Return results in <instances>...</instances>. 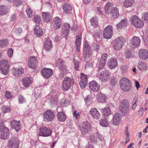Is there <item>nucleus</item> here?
Returning a JSON list of instances; mask_svg holds the SVG:
<instances>
[{
	"label": "nucleus",
	"instance_id": "1",
	"mask_svg": "<svg viewBox=\"0 0 148 148\" xmlns=\"http://www.w3.org/2000/svg\"><path fill=\"white\" fill-rule=\"evenodd\" d=\"M130 105L127 100L123 99L121 100L119 105L118 110L122 114L125 115L129 112Z\"/></svg>",
	"mask_w": 148,
	"mask_h": 148
},
{
	"label": "nucleus",
	"instance_id": "2",
	"mask_svg": "<svg viewBox=\"0 0 148 148\" xmlns=\"http://www.w3.org/2000/svg\"><path fill=\"white\" fill-rule=\"evenodd\" d=\"M120 86L121 89L125 92L129 91L132 88L131 82L126 78H123L121 79Z\"/></svg>",
	"mask_w": 148,
	"mask_h": 148
},
{
	"label": "nucleus",
	"instance_id": "3",
	"mask_svg": "<svg viewBox=\"0 0 148 148\" xmlns=\"http://www.w3.org/2000/svg\"><path fill=\"white\" fill-rule=\"evenodd\" d=\"M125 41V39L123 37H118L114 41L113 47L115 50H119L122 48Z\"/></svg>",
	"mask_w": 148,
	"mask_h": 148
},
{
	"label": "nucleus",
	"instance_id": "4",
	"mask_svg": "<svg viewBox=\"0 0 148 148\" xmlns=\"http://www.w3.org/2000/svg\"><path fill=\"white\" fill-rule=\"evenodd\" d=\"M98 77L101 82L106 83L110 79V73L107 70L103 71L100 73Z\"/></svg>",
	"mask_w": 148,
	"mask_h": 148
},
{
	"label": "nucleus",
	"instance_id": "5",
	"mask_svg": "<svg viewBox=\"0 0 148 148\" xmlns=\"http://www.w3.org/2000/svg\"><path fill=\"white\" fill-rule=\"evenodd\" d=\"M9 64L8 62L5 60L0 62V70L4 75H6L9 71Z\"/></svg>",
	"mask_w": 148,
	"mask_h": 148
},
{
	"label": "nucleus",
	"instance_id": "6",
	"mask_svg": "<svg viewBox=\"0 0 148 148\" xmlns=\"http://www.w3.org/2000/svg\"><path fill=\"white\" fill-rule=\"evenodd\" d=\"M74 82L73 80L69 77H65L62 84V89L64 91L68 90L70 88L71 85Z\"/></svg>",
	"mask_w": 148,
	"mask_h": 148
},
{
	"label": "nucleus",
	"instance_id": "7",
	"mask_svg": "<svg viewBox=\"0 0 148 148\" xmlns=\"http://www.w3.org/2000/svg\"><path fill=\"white\" fill-rule=\"evenodd\" d=\"M131 22L134 26L138 28L142 27L144 25L143 21L136 15L131 17Z\"/></svg>",
	"mask_w": 148,
	"mask_h": 148
},
{
	"label": "nucleus",
	"instance_id": "8",
	"mask_svg": "<svg viewBox=\"0 0 148 148\" xmlns=\"http://www.w3.org/2000/svg\"><path fill=\"white\" fill-rule=\"evenodd\" d=\"M43 118L44 121L49 122L52 121L55 117L53 112L49 110H47L43 113Z\"/></svg>",
	"mask_w": 148,
	"mask_h": 148
},
{
	"label": "nucleus",
	"instance_id": "9",
	"mask_svg": "<svg viewBox=\"0 0 148 148\" xmlns=\"http://www.w3.org/2000/svg\"><path fill=\"white\" fill-rule=\"evenodd\" d=\"M91 126L87 121L84 122L82 123L80 127V130L83 135L87 134L91 130Z\"/></svg>",
	"mask_w": 148,
	"mask_h": 148
},
{
	"label": "nucleus",
	"instance_id": "10",
	"mask_svg": "<svg viewBox=\"0 0 148 148\" xmlns=\"http://www.w3.org/2000/svg\"><path fill=\"white\" fill-rule=\"evenodd\" d=\"M19 143L17 137H11L8 140V148H18Z\"/></svg>",
	"mask_w": 148,
	"mask_h": 148
},
{
	"label": "nucleus",
	"instance_id": "11",
	"mask_svg": "<svg viewBox=\"0 0 148 148\" xmlns=\"http://www.w3.org/2000/svg\"><path fill=\"white\" fill-rule=\"evenodd\" d=\"M39 135L40 136L47 137L50 136L52 133V130L49 128L43 127L39 129Z\"/></svg>",
	"mask_w": 148,
	"mask_h": 148
},
{
	"label": "nucleus",
	"instance_id": "12",
	"mask_svg": "<svg viewBox=\"0 0 148 148\" xmlns=\"http://www.w3.org/2000/svg\"><path fill=\"white\" fill-rule=\"evenodd\" d=\"M113 34V29L110 25L107 26L104 29L103 37L106 39L110 38Z\"/></svg>",
	"mask_w": 148,
	"mask_h": 148
},
{
	"label": "nucleus",
	"instance_id": "13",
	"mask_svg": "<svg viewBox=\"0 0 148 148\" xmlns=\"http://www.w3.org/2000/svg\"><path fill=\"white\" fill-rule=\"evenodd\" d=\"M140 43V39L137 36H134L130 40V45L132 48H136L139 47Z\"/></svg>",
	"mask_w": 148,
	"mask_h": 148
},
{
	"label": "nucleus",
	"instance_id": "14",
	"mask_svg": "<svg viewBox=\"0 0 148 148\" xmlns=\"http://www.w3.org/2000/svg\"><path fill=\"white\" fill-rule=\"evenodd\" d=\"M84 56L85 59L90 58L91 55L92 51L90 47L87 43L84 45Z\"/></svg>",
	"mask_w": 148,
	"mask_h": 148
},
{
	"label": "nucleus",
	"instance_id": "15",
	"mask_svg": "<svg viewBox=\"0 0 148 148\" xmlns=\"http://www.w3.org/2000/svg\"><path fill=\"white\" fill-rule=\"evenodd\" d=\"M138 55L141 60H146L148 58V50L144 49H140L138 51Z\"/></svg>",
	"mask_w": 148,
	"mask_h": 148
},
{
	"label": "nucleus",
	"instance_id": "16",
	"mask_svg": "<svg viewBox=\"0 0 148 148\" xmlns=\"http://www.w3.org/2000/svg\"><path fill=\"white\" fill-rule=\"evenodd\" d=\"M89 84L90 88L93 92H97L100 88L99 84L95 81H92Z\"/></svg>",
	"mask_w": 148,
	"mask_h": 148
},
{
	"label": "nucleus",
	"instance_id": "17",
	"mask_svg": "<svg viewBox=\"0 0 148 148\" xmlns=\"http://www.w3.org/2000/svg\"><path fill=\"white\" fill-rule=\"evenodd\" d=\"M41 73L43 77L45 79L49 78L53 74L52 70L49 68H44L41 71Z\"/></svg>",
	"mask_w": 148,
	"mask_h": 148
},
{
	"label": "nucleus",
	"instance_id": "18",
	"mask_svg": "<svg viewBox=\"0 0 148 148\" xmlns=\"http://www.w3.org/2000/svg\"><path fill=\"white\" fill-rule=\"evenodd\" d=\"M38 63V60L36 57H31L28 62V67L30 68L34 69L35 68Z\"/></svg>",
	"mask_w": 148,
	"mask_h": 148
},
{
	"label": "nucleus",
	"instance_id": "19",
	"mask_svg": "<svg viewBox=\"0 0 148 148\" xmlns=\"http://www.w3.org/2000/svg\"><path fill=\"white\" fill-rule=\"evenodd\" d=\"M87 77L83 73H81L80 78L81 81L80 82V86L82 88H85L87 84Z\"/></svg>",
	"mask_w": 148,
	"mask_h": 148
},
{
	"label": "nucleus",
	"instance_id": "20",
	"mask_svg": "<svg viewBox=\"0 0 148 148\" xmlns=\"http://www.w3.org/2000/svg\"><path fill=\"white\" fill-rule=\"evenodd\" d=\"M52 26L55 29H59L61 25V21L60 19L58 17H56L53 18L52 22Z\"/></svg>",
	"mask_w": 148,
	"mask_h": 148
},
{
	"label": "nucleus",
	"instance_id": "21",
	"mask_svg": "<svg viewBox=\"0 0 148 148\" xmlns=\"http://www.w3.org/2000/svg\"><path fill=\"white\" fill-rule=\"evenodd\" d=\"M108 65L110 69H113L118 66L117 60L114 58L110 59L108 62Z\"/></svg>",
	"mask_w": 148,
	"mask_h": 148
},
{
	"label": "nucleus",
	"instance_id": "22",
	"mask_svg": "<svg viewBox=\"0 0 148 148\" xmlns=\"http://www.w3.org/2000/svg\"><path fill=\"white\" fill-rule=\"evenodd\" d=\"M112 123L115 125H119L121 121V115L118 113L115 114L113 116L112 120Z\"/></svg>",
	"mask_w": 148,
	"mask_h": 148
},
{
	"label": "nucleus",
	"instance_id": "23",
	"mask_svg": "<svg viewBox=\"0 0 148 148\" xmlns=\"http://www.w3.org/2000/svg\"><path fill=\"white\" fill-rule=\"evenodd\" d=\"M13 74L14 76L19 77L24 73L23 69L18 67L14 68L12 69Z\"/></svg>",
	"mask_w": 148,
	"mask_h": 148
},
{
	"label": "nucleus",
	"instance_id": "24",
	"mask_svg": "<svg viewBox=\"0 0 148 148\" xmlns=\"http://www.w3.org/2000/svg\"><path fill=\"white\" fill-rule=\"evenodd\" d=\"M63 29L62 31V36L66 38L69 33V29H70V25L69 24L65 23L64 24L63 26ZM66 39V38H65Z\"/></svg>",
	"mask_w": 148,
	"mask_h": 148
},
{
	"label": "nucleus",
	"instance_id": "25",
	"mask_svg": "<svg viewBox=\"0 0 148 148\" xmlns=\"http://www.w3.org/2000/svg\"><path fill=\"white\" fill-rule=\"evenodd\" d=\"M11 125L12 127L14 128L16 132H18L20 130L21 125L19 121L13 120L11 122Z\"/></svg>",
	"mask_w": 148,
	"mask_h": 148
},
{
	"label": "nucleus",
	"instance_id": "26",
	"mask_svg": "<svg viewBox=\"0 0 148 148\" xmlns=\"http://www.w3.org/2000/svg\"><path fill=\"white\" fill-rule=\"evenodd\" d=\"M89 113L92 117L96 119H99L100 116V114L98 110L95 108H91L90 111Z\"/></svg>",
	"mask_w": 148,
	"mask_h": 148
},
{
	"label": "nucleus",
	"instance_id": "27",
	"mask_svg": "<svg viewBox=\"0 0 148 148\" xmlns=\"http://www.w3.org/2000/svg\"><path fill=\"white\" fill-rule=\"evenodd\" d=\"M42 18L44 21L48 23L50 22L51 18L50 13L49 12H42Z\"/></svg>",
	"mask_w": 148,
	"mask_h": 148
},
{
	"label": "nucleus",
	"instance_id": "28",
	"mask_svg": "<svg viewBox=\"0 0 148 148\" xmlns=\"http://www.w3.org/2000/svg\"><path fill=\"white\" fill-rule=\"evenodd\" d=\"M97 99L99 102L104 103L107 99V97L105 94H103L101 92H99L97 95Z\"/></svg>",
	"mask_w": 148,
	"mask_h": 148
},
{
	"label": "nucleus",
	"instance_id": "29",
	"mask_svg": "<svg viewBox=\"0 0 148 148\" xmlns=\"http://www.w3.org/2000/svg\"><path fill=\"white\" fill-rule=\"evenodd\" d=\"M128 24V21L125 18H124L121 20L117 25L118 29L121 28H125Z\"/></svg>",
	"mask_w": 148,
	"mask_h": 148
},
{
	"label": "nucleus",
	"instance_id": "30",
	"mask_svg": "<svg viewBox=\"0 0 148 148\" xmlns=\"http://www.w3.org/2000/svg\"><path fill=\"white\" fill-rule=\"evenodd\" d=\"M63 12L65 14L70 13L72 11V7L68 3H65L63 5Z\"/></svg>",
	"mask_w": 148,
	"mask_h": 148
},
{
	"label": "nucleus",
	"instance_id": "31",
	"mask_svg": "<svg viewBox=\"0 0 148 148\" xmlns=\"http://www.w3.org/2000/svg\"><path fill=\"white\" fill-rule=\"evenodd\" d=\"M0 135V137L1 138L5 139L9 136V130L8 128H5L4 130L2 131Z\"/></svg>",
	"mask_w": 148,
	"mask_h": 148
},
{
	"label": "nucleus",
	"instance_id": "32",
	"mask_svg": "<svg viewBox=\"0 0 148 148\" xmlns=\"http://www.w3.org/2000/svg\"><path fill=\"white\" fill-rule=\"evenodd\" d=\"M113 4L110 2H108L104 6V9L106 12L108 14H110L111 11L113 9Z\"/></svg>",
	"mask_w": 148,
	"mask_h": 148
},
{
	"label": "nucleus",
	"instance_id": "33",
	"mask_svg": "<svg viewBox=\"0 0 148 148\" xmlns=\"http://www.w3.org/2000/svg\"><path fill=\"white\" fill-rule=\"evenodd\" d=\"M138 69L141 71H143L147 70L148 68L147 64L143 62H139L138 64Z\"/></svg>",
	"mask_w": 148,
	"mask_h": 148
},
{
	"label": "nucleus",
	"instance_id": "34",
	"mask_svg": "<svg viewBox=\"0 0 148 148\" xmlns=\"http://www.w3.org/2000/svg\"><path fill=\"white\" fill-rule=\"evenodd\" d=\"M31 80L30 79L27 77H25L22 80L23 85L26 88H28L31 84Z\"/></svg>",
	"mask_w": 148,
	"mask_h": 148
},
{
	"label": "nucleus",
	"instance_id": "35",
	"mask_svg": "<svg viewBox=\"0 0 148 148\" xmlns=\"http://www.w3.org/2000/svg\"><path fill=\"white\" fill-rule=\"evenodd\" d=\"M134 2V0H125L123 3V4L124 7L128 8L132 7Z\"/></svg>",
	"mask_w": 148,
	"mask_h": 148
},
{
	"label": "nucleus",
	"instance_id": "36",
	"mask_svg": "<svg viewBox=\"0 0 148 148\" xmlns=\"http://www.w3.org/2000/svg\"><path fill=\"white\" fill-rule=\"evenodd\" d=\"M34 33L36 36H40L42 35L43 31L41 29L38 25H36L34 29Z\"/></svg>",
	"mask_w": 148,
	"mask_h": 148
},
{
	"label": "nucleus",
	"instance_id": "37",
	"mask_svg": "<svg viewBox=\"0 0 148 148\" xmlns=\"http://www.w3.org/2000/svg\"><path fill=\"white\" fill-rule=\"evenodd\" d=\"M52 47V45L51 41L48 39H46L44 43V49L46 51H48Z\"/></svg>",
	"mask_w": 148,
	"mask_h": 148
},
{
	"label": "nucleus",
	"instance_id": "38",
	"mask_svg": "<svg viewBox=\"0 0 148 148\" xmlns=\"http://www.w3.org/2000/svg\"><path fill=\"white\" fill-rule=\"evenodd\" d=\"M57 117L59 120L61 122L64 121L66 119V116L65 113L62 112H58Z\"/></svg>",
	"mask_w": 148,
	"mask_h": 148
},
{
	"label": "nucleus",
	"instance_id": "39",
	"mask_svg": "<svg viewBox=\"0 0 148 148\" xmlns=\"http://www.w3.org/2000/svg\"><path fill=\"white\" fill-rule=\"evenodd\" d=\"M111 14L113 18L118 17L119 15V10L116 8H114L111 11Z\"/></svg>",
	"mask_w": 148,
	"mask_h": 148
},
{
	"label": "nucleus",
	"instance_id": "40",
	"mask_svg": "<svg viewBox=\"0 0 148 148\" xmlns=\"http://www.w3.org/2000/svg\"><path fill=\"white\" fill-rule=\"evenodd\" d=\"M9 10L7 7L5 5L0 6V16L6 14L8 12Z\"/></svg>",
	"mask_w": 148,
	"mask_h": 148
},
{
	"label": "nucleus",
	"instance_id": "41",
	"mask_svg": "<svg viewBox=\"0 0 148 148\" xmlns=\"http://www.w3.org/2000/svg\"><path fill=\"white\" fill-rule=\"evenodd\" d=\"M8 45V41L7 39H3L0 40V47H6Z\"/></svg>",
	"mask_w": 148,
	"mask_h": 148
},
{
	"label": "nucleus",
	"instance_id": "42",
	"mask_svg": "<svg viewBox=\"0 0 148 148\" xmlns=\"http://www.w3.org/2000/svg\"><path fill=\"white\" fill-rule=\"evenodd\" d=\"M33 20L36 23L38 24H41L42 22L41 18L40 16L38 15H35L33 18Z\"/></svg>",
	"mask_w": 148,
	"mask_h": 148
},
{
	"label": "nucleus",
	"instance_id": "43",
	"mask_svg": "<svg viewBox=\"0 0 148 148\" xmlns=\"http://www.w3.org/2000/svg\"><path fill=\"white\" fill-rule=\"evenodd\" d=\"M91 25L94 27L97 26L98 24V19L97 17H93L90 20Z\"/></svg>",
	"mask_w": 148,
	"mask_h": 148
},
{
	"label": "nucleus",
	"instance_id": "44",
	"mask_svg": "<svg viewBox=\"0 0 148 148\" xmlns=\"http://www.w3.org/2000/svg\"><path fill=\"white\" fill-rule=\"evenodd\" d=\"M100 125L103 127H108L109 124L108 121L106 119H102L100 121Z\"/></svg>",
	"mask_w": 148,
	"mask_h": 148
},
{
	"label": "nucleus",
	"instance_id": "45",
	"mask_svg": "<svg viewBox=\"0 0 148 148\" xmlns=\"http://www.w3.org/2000/svg\"><path fill=\"white\" fill-rule=\"evenodd\" d=\"M103 113L105 116H109L111 114V112L110 108L107 107L103 109Z\"/></svg>",
	"mask_w": 148,
	"mask_h": 148
},
{
	"label": "nucleus",
	"instance_id": "46",
	"mask_svg": "<svg viewBox=\"0 0 148 148\" xmlns=\"http://www.w3.org/2000/svg\"><path fill=\"white\" fill-rule=\"evenodd\" d=\"M11 110L10 107L8 106H4L1 108V110L2 112L4 113L10 112Z\"/></svg>",
	"mask_w": 148,
	"mask_h": 148
},
{
	"label": "nucleus",
	"instance_id": "47",
	"mask_svg": "<svg viewBox=\"0 0 148 148\" xmlns=\"http://www.w3.org/2000/svg\"><path fill=\"white\" fill-rule=\"evenodd\" d=\"M28 17L30 18L32 17L33 14L32 10L29 7H28L26 10Z\"/></svg>",
	"mask_w": 148,
	"mask_h": 148
},
{
	"label": "nucleus",
	"instance_id": "48",
	"mask_svg": "<svg viewBox=\"0 0 148 148\" xmlns=\"http://www.w3.org/2000/svg\"><path fill=\"white\" fill-rule=\"evenodd\" d=\"M92 98L90 95L86 96L85 98V102L88 105H90L92 102Z\"/></svg>",
	"mask_w": 148,
	"mask_h": 148
},
{
	"label": "nucleus",
	"instance_id": "49",
	"mask_svg": "<svg viewBox=\"0 0 148 148\" xmlns=\"http://www.w3.org/2000/svg\"><path fill=\"white\" fill-rule=\"evenodd\" d=\"M13 5L17 7H18L22 4L21 0H13Z\"/></svg>",
	"mask_w": 148,
	"mask_h": 148
},
{
	"label": "nucleus",
	"instance_id": "50",
	"mask_svg": "<svg viewBox=\"0 0 148 148\" xmlns=\"http://www.w3.org/2000/svg\"><path fill=\"white\" fill-rule=\"evenodd\" d=\"M60 70L61 71V73L63 75H64V74L66 72V69L65 65L64 64L62 66H60Z\"/></svg>",
	"mask_w": 148,
	"mask_h": 148
},
{
	"label": "nucleus",
	"instance_id": "51",
	"mask_svg": "<svg viewBox=\"0 0 148 148\" xmlns=\"http://www.w3.org/2000/svg\"><path fill=\"white\" fill-rule=\"evenodd\" d=\"M81 40V36L80 35L77 36L75 43L77 46L80 45Z\"/></svg>",
	"mask_w": 148,
	"mask_h": 148
},
{
	"label": "nucleus",
	"instance_id": "52",
	"mask_svg": "<svg viewBox=\"0 0 148 148\" xmlns=\"http://www.w3.org/2000/svg\"><path fill=\"white\" fill-rule=\"evenodd\" d=\"M125 134L126 135V136L125 140L126 142H125V143H127L130 140V139L129 138V134L128 132V130L127 127H126L125 132Z\"/></svg>",
	"mask_w": 148,
	"mask_h": 148
},
{
	"label": "nucleus",
	"instance_id": "53",
	"mask_svg": "<svg viewBox=\"0 0 148 148\" xmlns=\"http://www.w3.org/2000/svg\"><path fill=\"white\" fill-rule=\"evenodd\" d=\"M106 61L101 60L99 61V68L100 69H102L105 65Z\"/></svg>",
	"mask_w": 148,
	"mask_h": 148
},
{
	"label": "nucleus",
	"instance_id": "54",
	"mask_svg": "<svg viewBox=\"0 0 148 148\" xmlns=\"http://www.w3.org/2000/svg\"><path fill=\"white\" fill-rule=\"evenodd\" d=\"M97 134L90 135V136L89 139L92 142H94L97 140Z\"/></svg>",
	"mask_w": 148,
	"mask_h": 148
},
{
	"label": "nucleus",
	"instance_id": "55",
	"mask_svg": "<svg viewBox=\"0 0 148 148\" xmlns=\"http://www.w3.org/2000/svg\"><path fill=\"white\" fill-rule=\"evenodd\" d=\"M117 80L116 78L114 77L111 78L110 81V84L112 86H115Z\"/></svg>",
	"mask_w": 148,
	"mask_h": 148
},
{
	"label": "nucleus",
	"instance_id": "56",
	"mask_svg": "<svg viewBox=\"0 0 148 148\" xmlns=\"http://www.w3.org/2000/svg\"><path fill=\"white\" fill-rule=\"evenodd\" d=\"M64 62L62 59H58L56 63V65L58 66H59L62 65L64 64Z\"/></svg>",
	"mask_w": 148,
	"mask_h": 148
},
{
	"label": "nucleus",
	"instance_id": "57",
	"mask_svg": "<svg viewBox=\"0 0 148 148\" xmlns=\"http://www.w3.org/2000/svg\"><path fill=\"white\" fill-rule=\"evenodd\" d=\"M56 98V97H55V98L52 97L50 98V103H51V105H55L57 103V99Z\"/></svg>",
	"mask_w": 148,
	"mask_h": 148
},
{
	"label": "nucleus",
	"instance_id": "58",
	"mask_svg": "<svg viewBox=\"0 0 148 148\" xmlns=\"http://www.w3.org/2000/svg\"><path fill=\"white\" fill-rule=\"evenodd\" d=\"M124 54L127 58H129L131 56V51L129 50H126L125 51Z\"/></svg>",
	"mask_w": 148,
	"mask_h": 148
},
{
	"label": "nucleus",
	"instance_id": "59",
	"mask_svg": "<svg viewBox=\"0 0 148 148\" xmlns=\"http://www.w3.org/2000/svg\"><path fill=\"white\" fill-rule=\"evenodd\" d=\"M3 120H0V131L4 130V129L5 128H7L5 127L3 124Z\"/></svg>",
	"mask_w": 148,
	"mask_h": 148
},
{
	"label": "nucleus",
	"instance_id": "60",
	"mask_svg": "<svg viewBox=\"0 0 148 148\" xmlns=\"http://www.w3.org/2000/svg\"><path fill=\"white\" fill-rule=\"evenodd\" d=\"M74 65L75 69L76 71L79 69V62L77 60H74Z\"/></svg>",
	"mask_w": 148,
	"mask_h": 148
},
{
	"label": "nucleus",
	"instance_id": "61",
	"mask_svg": "<svg viewBox=\"0 0 148 148\" xmlns=\"http://www.w3.org/2000/svg\"><path fill=\"white\" fill-rule=\"evenodd\" d=\"M99 44L97 43H94L92 45V47L94 48V50L96 51H98L99 49Z\"/></svg>",
	"mask_w": 148,
	"mask_h": 148
},
{
	"label": "nucleus",
	"instance_id": "62",
	"mask_svg": "<svg viewBox=\"0 0 148 148\" xmlns=\"http://www.w3.org/2000/svg\"><path fill=\"white\" fill-rule=\"evenodd\" d=\"M143 18L145 20L148 22V12L144 13L143 14Z\"/></svg>",
	"mask_w": 148,
	"mask_h": 148
},
{
	"label": "nucleus",
	"instance_id": "63",
	"mask_svg": "<svg viewBox=\"0 0 148 148\" xmlns=\"http://www.w3.org/2000/svg\"><path fill=\"white\" fill-rule=\"evenodd\" d=\"M108 55L106 53H103L102 54L101 60L107 61Z\"/></svg>",
	"mask_w": 148,
	"mask_h": 148
},
{
	"label": "nucleus",
	"instance_id": "64",
	"mask_svg": "<svg viewBox=\"0 0 148 148\" xmlns=\"http://www.w3.org/2000/svg\"><path fill=\"white\" fill-rule=\"evenodd\" d=\"M13 53V51L11 48H10L8 50L7 53L8 56L10 57L12 56Z\"/></svg>",
	"mask_w": 148,
	"mask_h": 148
}]
</instances>
